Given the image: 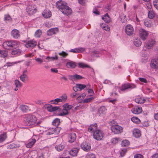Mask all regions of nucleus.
I'll list each match as a JSON object with an SVG mask.
<instances>
[{
  "label": "nucleus",
  "mask_w": 158,
  "mask_h": 158,
  "mask_svg": "<svg viewBox=\"0 0 158 158\" xmlns=\"http://www.w3.org/2000/svg\"><path fill=\"white\" fill-rule=\"evenodd\" d=\"M56 7L64 15H68L72 13L71 9L66 5V3L62 1H58L56 3Z\"/></svg>",
  "instance_id": "nucleus-1"
},
{
  "label": "nucleus",
  "mask_w": 158,
  "mask_h": 158,
  "mask_svg": "<svg viewBox=\"0 0 158 158\" xmlns=\"http://www.w3.org/2000/svg\"><path fill=\"white\" fill-rule=\"evenodd\" d=\"M36 117L33 115L27 114L26 115L24 119L25 123L27 126L34 125L37 121Z\"/></svg>",
  "instance_id": "nucleus-2"
},
{
  "label": "nucleus",
  "mask_w": 158,
  "mask_h": 158,
  "mask_svg": "<svg viewBox=\"0 0 158 158\" xmlns=\"http://www.w3.org/2000/svg\"><path fill=\"white\" fill-rule=\"evenodd\" d=\"M18 44L17 41L14 40L5 42L3 44V47L6 49H9L15 47Z\"/></svg>",
  "instance_id": "nucleus-3"
},
{
  "label": "nucleus",
  "mask_w": 158,
  "mask_h": 158,
  "mask_svg": "<svg viewBox=\"0 0 158 158\" xmlns=\"http://www.w3.org/2000/svg\"><path fill=\"white\" fill-rule=\"evenodd\" d=\"M63 108L62 112L59 114L60 116H64L70 114V110L72 109L73 106L69 105L68 103L64 104L63 106Z\"/></svg>",
  "instance_id": "nucleus-4"
},
{
  "label": "nucleus",
  "mask_w": 158,
  "mask_h": 158,
  "mask_svg": "<svg viewBox=\"0 0 158 158\" xmlns=\"http://www.w3.org/2000/svg\"><path fill=\"white\" fill-rule=\"evenodd\" d=\"M111 130L114 134H119L123 131V127L117 124L112 125L110 128Z\"/></svg>",
  "instance_id": "nucleus-5"
},
{
  "label": "nucleus",
  "mask_w": 158,
  "mask_h": 158,
  "mask_svg": "<svg viewBox=\"0 0 158 158\" xmlns=\"http://www.w3.org/2000/svg\"><path fill=\"white\" fill-rule=\"evenodd\" d=\"M104 136L103 132L100 130H97L94 132V138L97 140H101Z\"/></svg>",
  "instance_id": "nucleus-6"
},
{
  "label": "nucleus",
  "mask_w": 158,
  "mask_h": 158,
  "mask_svg": "<svg viewBox=\"0 0 158 158\" xmlns=\"http://www.w3.org/2000/svg\"><path fill=\"white\" fill-rule=\"evenodd\" d=\"M136 87L135 85L134 84L128 83L122 85L120 87V90L121 91H124L128 89H132Z\"/></svg>",
  "instance_id": "nucleus-7"
},
{
  "label": "nucleus",
  "mask_w": 158,
  "mask_h": 158,
  "mask_svg": "<svg viewBox=\"0 0 158 158\" xmlns=\"http://www.w3.org/2000/svg\"><path fill=\"white\" fill-rule=\"evenodd\" d=\"M139 33L140 38L143 40L147 39L148 35V32L143 29H140Z\"/></svg>",
  "instance_id": "nucleus-8"
},
{
  "label": "nucleus",
  "mask_w": 158,
  "mask_h": 158,
  "mask_svg": "<svg viewBox=\"0 0 158 158\" xmlns=\"http://www.w3.org/2000/svg\"><path fill=\"white\" fill-rule=\"evenodd\" d=\"M125 31L128 35H132L134 31L133 27L131 25H127L125 27Z\"/></svg>",
  "instance_id": "nucleus-9"
},
{
  "label": "nucleus",
  "mask_w": 158,
  "mask_h": 158,
  "mask_svg": "<svg viewBox=\"0 0 158 158\" xmlns=\"http://www.w3.org/2000/svg\"><path fill=\"white\" fill-rule=\"evenodd\" d=\"M81 148L85 151H88L91 148V146L89 143L85 142L83 143L81 145Z\"/></svg>",
  "instance_id": "nucleus-10"
},
{
  "label": "nucleus",
  "mask_w": 158,
  "mask_h": 158,
  "mask_svg": "<svg viewBox=\"0 0 158 158\" xmlns=\"http://www.w3.org/2000/svg\"><path fill=\"white\" fill-rule=\"evenodd\" d=\"M27 12L29 14H33L35 13L37 9L32 6H28L26 8Z\"/></svg>",
  "instance_id": "nucleus-11"
},
{
  "label": "nucleus",
  "mask_w": 158,
  "mask_h": 158,
  "mask_svg": "<svg viewBox=\"0 0 158 158\" xmlns=\"http://www.w3.org/2000/svg\"><path fill=\"white\" fill-rule=\"evenodd\" d=\"M150 66L152 68L158 69V58L153 59L151 61Z\"/></svg>",
  "instance_id": "nucleus-12"
},
{
  "label": "nucleus",
  "mask_w": 158,
  "mask_h": 158,
  "mask_svg": "<svg viewBox=\"0 0 158 158\" xmlns=\"http://www.w3.org/2000/svg\"><path fill=\"white\" fill-rule=\"evenodd\" d=\"M37 42L34 40H30L28 41L25 46L27 48H33L36 46Z\"/></svg>",
  "instance_id": "nucleus-13"
},
{
  "label": "nucleus",
  "mask_w": 158,
  "mask_h": 158,
  "mask_svg": "<svg viewBox=\"0 0 158 158\" xmlns=\"http://www.w3.org/2000/svg\"><path fill=\"white\" fill-rule=\"evenodd\" d=\"M19 33V30L16 29H14L11 32V35L14 38L17 39L20 36Z\"/></svg>",
  "instance_id": "nucleus-14"
},
{
  "label": "nucleus",
  "mask_w": 158,
  "mask_h": 158,
  "mask_svg": "<svg viewBox=\"0 0 158 158\" xmlns=\"http://www.w3.org/2000/svg\"><path fill=\"white\" fill-rule=\"evenodd\" d=\"M155 41L154 40H149L145 45V48L148 49L152 48L155 44Z\"/></svg>",
  "instance_id": "nucleus-15"
},
{
  "label": "nucleus",
  "mask_w": 158,
  "mask_h": 158,
  "mask_svg": "<svg viewBox=\"0 0 158 158\" xmlns=\"http://www.w3.org/2000/svg\"><path fill=\"white\" fill-rule=\"evenodd\" d=\"M131 111L134 114H139L142 112V108L141 107L135 106L131 110Z\"/></svg>",
  "instance_id": "nucleus-16"
},
{
  "label": "nucleus",
  "mask_w": 158,
  "mask_h": 158,
  "mask_svg": "<svg viewBox=\"0 0 158 158\" xmlns=\"http://www.w3.org/2000/svg\"><path fill=\"white\" fill-rule=\"evenodd\" d=\"M58 31V29L57 28H52L47 31V35H52L56 34Z\"/></svg>",
  "instance_id": "nucleus-17"
},
{
  "label": "nucleus",
  "mask_w": 158,
  "mask_h": 158,
  "mask_svg": "<svg viewBox=\"0 0 158 158\" xmlns=\"http://www.w3.org/2000/svg\"><path fill=\"white\" fill-rule=\"evenodd\" d=\"M76 138V134L74 133H70L69 136V142H73Z\"/></svg>",
  "instance_id": "nucleus-18"
},
{
  "label": "nucleus",
  "mask_w": 158,
  "mask_h": 158,
  "mask_svg": "<svg viewBox=\"0 0 158 158\" xmlns=\"http://www.w3.org/2000/svg\"><path fill=\"white\" fill-rule=\"evenodd\" d=\"M47 110L49 112L55 111L57 110H59L60 107L59 106L52 107L51 105H48L47 107ZM59 111L60 110H59Z\"/></svg>",
  "instance_id": "nucleus-19"
},
{
  "label": "nucleus",
  "mask_w": 158,
  "mask_h": 158,
  "mask_svg": "<svg viewBox=\"0 0 158 158\" xmlns=\"http://www.w3.org/2000/svg\"><path fill=\"white\" fill-rule=\"evenodd\" d=\"M42 15L44 18H48L51 16V12L49 10H45L43 12Z\"/></svg>",
  "instance_id": "nucleus-20"
},
{
  "label": "nucleus",
  "mask_w": 158,
  "mask_h": 158,
  "mask_svg": "<svg viewBox=\"0 0 158 158\" xmlns=\"http://www.w3.org/2000/svg\"><path fill=\"white\" fill-rule=\"evenodd\" d=\"M79 149L77 148H73L69 152L70 155L73 156H76Z\"/></svg>",
  "instance_id": "nucleus-21"
},
{
  "label": "nucleus",
  "mask_w": 158,
  "mask_h": 158,
  "mask_svg": "<svg viewBox=\"0 0 158 158\" xmlns=\"http://www.w3.org/2000/svg\"><path fill=\"white\" fill-rule=\"evenodd\" d=\"M133 135L136 138L139 137L141 135L140 131L137 129H135L132 131Z\"/></svg>",
  "instance_id": "nucleus-22"
},
{
  "label": "nucleus",
  "mask_w": 158,
  "mask_h": 158,
  "mask_svg": "<svg viewBox=\"0 0 158 158\" xmlns=\"http://www.w3.org/2000/svg\"><path fill=\"white\" fill-rule=\"evenodd\" d=\"M15 84V88L14 90L15 91H17L18 90L19 88H20L22 86V84L20 81L18 80H16L14 82Z\"/></svg>",
  "instance_id": "nucleus-23"
},
{
  "label": "nucleus",
  "mask_w": 158,
  "mask_h": 158,
  "mask_svg": "<svg viewBox=\"0 0 158 158\" xmlns=\"http://www.w3.org/2000/svg\"><path fill=\"white\" fill-rule=\"evenodd\" d=\"M35 139H32L29 140V142L26 144V147L28 148H31L36 142Z\"/></svg>",
  "instance_id": "nucleus-24"
},
{
  "label": "nucleus",
  "mask_w": 158,
  "mask_h": 158,
  "mask_svg": "<svg viewBox=\"0 0 158 158\" xmlns=\"http://www.w3.org/2000/svg\"><path fill=\"white\" fill-rule=\"evenodd\" d=\"M135 102L139 104H142L144 102L145 99H142L139 96H138L136 97V98L135 99Z\"/></svg>",
  "instance_id": "nucleus-25"
},
{
  "label": "nucleus",
  "mask_w": 158,
  "mask_h": 158,
  "mask_svg": "<svg viewBox=\"0 0 158 158\" xmlns=\"http://www.w3.org/2000/svg\"><path fill=\"white\" fill-rule=\"evenodd\" d=\"M102 19L104 21L107 23H110L111 21V19L109 16L108 15L107 13H106L104 16V17L102 18Z\"/></svg>",
  "instance_id": "nucleus-26"
},
{
  "label": "nucleus",
  "mask_w": 158,
  "mask_h": 158,
  "mask_svg": "<svg viewBox=\"0 0 158 158\" xmlns=\"http://www.w3.org/2000/svg\"><path fill=\"white\" fill-rule=\"evenodd\" d=\"M66 66L68 68H74L76 66V63L73 61L67 62L66 63Z\"/></svg>",
  "instance_id": "nucleus-27"
},
{
  "label": "nucleus",
  "mask_w": 158,
  "mask_h": 158,
  "mask_svg": "<svg viewBox=\"0 0 158 158\" xmlns=\"http://www.w3.org/2000/svg\"><path fill=\"white\" fill-rule=\"evenodd\" d=\"M20 108L21 110L24 112H27L29 109V107L28 106L24 105H21Z\"/></svg>",
  "instance_id": "nucleus-28"
},
{
  "label": "nucleus",
  "mask_w": 158,
  "mask_h": 158,
  "mask_svg": "<svg viewBox=\"0 0 158 158\" xmlns=\"http://www.w3.org/2000/svg\"><path fill=\"white\" fill-rule=\"evenodd\" d=\"M155 13L153 10H150L148 11V17L151 19H153L155 16Z\"/></svg>",
  "instance_id": "nucleus-29"
},
{
  "label": "nucleus",
  "mask_w": 158,
  "mask_h": 158,
  "mask_svg": "<svg viewBox=\"0 0 158 158\" xmlns=\"http://www.w3.org/2000/svg\"><path fill=\"white\" fill-rule=\"evenodd\" d=\"M21 52L22 51L19 49H15L11 51V53L12 55H19L21 53Z\"/></svg>",
  "instance_id": "nucleus-30"
},
{
  "label": "nucleus",
  "mask_w": 158,
  "mask_h": 158,
  "mask_svg": "<svg viewBox=\"0 0 158 158\" xmlns=\"http://www.w3.org/2000/svg\"><path fill=\"white\" fill-rule=\"evenodd\" d=\"M54 128H52L49 129L45 132V134L47 135H50L53 134H55Z\"/></svg>",
  "instance_id": "nucleus-31"
},
{
  "label": "nucleus",
  "mask_w": 158,
  "mask_h": 158,
  "mask_svg": "<svg viewBox=\"0 0 158 158\" xmlns=\"http://www.w3.org/2000/svg\"><path fill=\"white\" fill-rule=\"evenodd\" d=\"M8 52L5 50H0V57L5 58L7 56Z\"/></svg>",
  "instance_id": "nucleus-32"
},
{
  "label": "nucleus",
  "mask_w": 158,
  "mask_h": 158,
  "mask_svg": "<svg viewBox=\"0 0 158 158\" xmlns=\"http://www.w3.org/2000/svg\"><path fill=\"white\" fill-rule=\"evenodd\" d=\"M131 120L135 123L136 124L139 123L140 122V119L137 117H133L131 118Z\"/></svg>",
  "instance_id": "nucleus-33"
},
{
  "label": "nucleus",
  "mask_w": 158,
  "mask_h": 158,
  "mask_svg": "<svg viewBox=\"0 0 158 158\" xmlns=\"http://www.w3.org/2000/svg\"><path fill=\"white\" fill-rule=\"evenodd\" d=\"M142 44V42L139 39H135L134 42V44L136 47L140 46Z\"/></svg>",
  "instance_id": "nucleus-34"
},
{
  "label": "nucleus",
  "mask_w": 158,
  "mask_h": 158,
  "mask_svg": "<svg viewBox=\"0 0 158 158\" xmlns=\"http://www.w3.org/2000/svg\"><path fill=\"white\" fill-rule=\"evenodd\" d=\"M67 96L66 94H64L62 96L60 97V98H58L60 102H65L66 100Z\"/></svg>",
  "instance_id": "nucleus-35"
},
{
  "label": "nucleus",
  "mask_w": 158,
  "mask_h": 158,
  "mask_svg": "<svg viewBox=\"0 0 158 158\" xmlns=\"http://www.w3.org/2000/svg\"><path fill=\"white\" fill-rule=\"evenodd\" d=\"M106 109L104 106H102L98 109V111L100 114L105 113L106 111Z\"/></svg>",
  "instance_id": "nucleus-36"
},
{
  "label": "nucleus",
  "mask_w": 158,
  "mask_h": 158,
  "mask_svg": "<svg viewBox=\"0 0 158 158\" xmlns=\"http://www.w3.org/2000/svg\"><path fill=\"white\" fill-rule=\"evenodd\" d=\"M100 26L103 29L106 31H109L110 30V27L107 25L105 24V25H103V24L102 23L100 24Z\"/></svg>",
  "instance_id": "nucleus-37"
},
{
  "label": "nucleus",
  "mask_w": 158,
  "mask_h": 158,
  "mask_svg": "<svg viewBox=\"0 0 158 158\" xmlns=\"http://www.w3.org/2000/svg\"><path fill=\"white\" fill-rule=\"evenodd\" d=\"M42 31L39 29L37 30L35 33V36L37 37H40L42 34Z\"/></svg>",
  "instance_id": "nucleus-38"
},
{
  "label": "nucleus",
  "mask_w": 158,
  "mask_h": 158,
  "mask_svg": "<svg viewBox=\"0 0 158 158\" xmlns=\"http://www.w3.org/2000/svg\"><path fill=\"white\" fill-rule=\"evenodd\" d=\"M28 77L27 75L25 74H23L20 76V80L23 82H25L26 80H27Z\"/></svg>",
  "instance_id": "nucleus-39"
},
{
  "label": "nucleus",
  "mask_w": 158,
  "mask_h": 158,
  "mask_svg": "<svg viewBox=\"0 0 158 158\" xmlns=\"http://www.w3.org/2000/svg\"><path fill=\"white\" fill-rule=\"evenodd\" d=\"M78 65L80 68H90V66L89 65L85 64L83 63H79L78 64Z\"/></svg>",
  "instance_id": "nucleus-40"
},
{
  "label": "nucleus",
  "mask_w": 158,
  "mask_h": 158,
  "mask_svg": "<svg viewBox=\"0 0 158 158\" xmlns=\"http://www.w3.org/2000/svg\"><path fill=\"white\" fill-rule=\"evenodd\" d=\"M129 144V142L128 140L125 139L122 141L121 145L122 146L126 147L128 146Z\"/></svg>",
  "instance_id": "nucleus-41"
},
{
  "label": "nucleus",
  "mask_w": 158,
  "mask_h": 158,
  "mask_svg": "<svg viewBox=\"0 0 158 158\" xmlns=\"http://www.w3.org/2000/svg\"><path fill=\"white\" fill-rule=\"evenodd\" d=\"M56 149L59 152H60L64 148V145H59L55 147Z\"/></svg>",
  "instance_id": "nucleus-42"
},
{
  "label": "nucleus",
  "mask_w": 158,
  "mask_h": 158,
  "mask_svg": "<svg viewBox=\"0 0 158 158\" xmlns=\"http://www.w3.org/2000/svg\"><path fill=\"white\" fill-rule=\"evenodd\" d=\"M60 123V119L58 118H56L52 122V124L53 125L56 126L59 125Z\"/></svg>",
  "instance_id": "nucleus-43"
},
{
  "label": "nucleus",
  "mask_w": 158,
  "mask_h": 158,
  "mask_svg": "<svg viewBox=\"0 0 158 158\" xmlns=\"http://www.w3.org/2000/svg\"><path fill=\"white\" fill-rule=\"evenodd\" d=\"M121 21L122 23H125L127 20V18L126 15H122L120 16Z\"/></svg>",
  "instance_id": "nucleus-44"
},
{
  "label": "nucleus",
  "mask_w": 158,
  "mask_h": 158,
  "mask_svg": "<svg viewBox=\"0 0 158 158\" xmlns=\"http://www.w3.org/2000/svg\"><path fill=\"white\" fill-rule=\"evenodd\" d=\"M127 152V150L126 148L122 149L120 152V154L121 157L124 156Z\"/></svg>",
  "instance_id": "nucleus-45"
},
{
  "label": "nucleus",
  "mask_w": 158,
  "mask_h": 158,
  "mask_svg": "<svg viewBox=\"0 0 158 158\" xmlns=\"http://www.w3.org/2000/svg\"><path fill=\"white\" fill-rule=\"evenodd\" d=\"M6 138V134H3L0 135V142H2L4 141Z\"/></svg>",
  "instance_id": "nucleus-46"
},
{
  "label": "nucleus",
  "mask_w": 158,
  "mask_h": 158,
  "mask_svg": "<svg viewBox=\"0 0 158 158\" xmlns=\"http://www.w3.org/2000/svg\"><path fill=\"white\" fill-rule=\"evenodd\" d=\"M94 99V98L90 97L84 99L82 101L83 103H88L91 102Z\"/></svg>",
  "instance_id": "nucleus-47"
},
{
  "label": "nucleus",
  "mask_w": 158,
  "mask_h": 158,
  "mask_svg": "<svg viewBox=\"0 0 158 158\" xmlns=\"http://www.w3.org/2000/svg\"><path fill=\"white\" fill-rule=\"evenodd\" d=\"M50 102L52 104L57 105L60 102L58 98L52 100L50 101Z\"/></svg>",
  "instance_id": "nucleus-48"
},
{
  "label": "nucleus",
  "mask_w": 158,
  "mask_h": 158,
  "mask_svg": "<svg viewBox=\"0 0 158 158\" xmlns=\"http://www.w3.org/2000/svg\"><path fill=\"white\" fill-rule=\"evenodd\" d=\"M119 141H120L119 138H114L112 139V143L114 144H116Z\"/></svg>",
  "instance_id": "nucleus-49"
},
{
  "label": "nucleus",
  "mask_w": 158,
  "mask_h": 158,
  "mask_svg": "<svg viewBox=\"0 0 158 158\" xmlns=\"http://www.w3.org/2000/svg\"><path fill=\"white\" fill-rule=\"evenodd\" d=\"M58 54L59 55L62 56V57L64 58H65L68 55V54L64 51H62L61 52H60Z\"/></svg>",
  "instance_id": "nucleus-50"
},
{
  "label": "nucleus",
  "mask_w": 158,
  "mask_h": 158,
  "mask_svg": "<svg viewBox=\"0 0 158 158\" xmlns=\"http://www.w3.org/2000/svg\"><path fill=\"white\" fill-rule=\"evenodd\" d=\"M77 86H78L79 88L80 89V91H81L82 89H83L86 86L85 85L80 84H77Z\"/></svg>",
  "instance_id": "nucleus-51"
},
{
  "label": "nucleus",
  "mask_w": 158,
  "mask_h": 158,
  "mask_svg": "<svg viewBox=\"0 0 158 158\" xmlns=\"http://www.w3.org/2000/svg\"><path fill=\"white\" fill-rule=\"evenodd\" d=\"M144 24L148 27H150L151 26V24L150 21L149 22L148 20H145L144 21Z\"/></svg>",
  "instance_id": "nucleus-52"
},
{
  "label": "nucleus",
  "mask_w": 158,
  "mask_h": 158,
  "mask_svg": "<svg viewBox=\"0 0 158 158\" xmlns=\"http://www.w3.org/2000/svg\"><path fill=\"white\" fill-rule=\"evenodd\" d=\"M11 18L10 16L8 15H6L4 16V20L6 21H10L11 20Z\"/></svg>",
  "instance_id": "nucleus-53"
},
{
  "label": "nucleus",
  "mask_w": 158,
  "mask_h": 158,
  "mask_svg": "<svg viewBox=\"0 0 158 158\" xmlns=\"http://www.w3.org/2000/svg\"><path fill=\"white\" fill-rule=\"evenodd\" d=\"M75 80H79L83 78V77L77 74L74 75Z\"/></svg>",
  "instance_id": "nucleus-54"
},
{
  "label": "nucleus",
  "mask_w": 158,
  "mask_h": 158,
  "mask_svg": "<svg viewBox=\"0 0 158 158\" xmlns=\"http://www.w3.org/2000/svg\"><path fill=\"white\" fill-rule=\"evenodd\" d=\"M58 56H56L55 57H50L49 56H47L46 59H50V60H57L58 59Z\"/></svg>",
  "instance_id": "nucleus-55"
},
{
  "label": "nucleus",
  "mask_w": 158,
  "mask_h": 158,
  "mask_svg": "<svg viewBox=\"0 0 158 158\" xmlns=\"http://www.w3.org/2000/svg\"><path fill=\"white\" fill-rule=\"evenodd\" d=\"M153 4L154 7L158 10V0H155L154 1Z\"/></svg>",
  "instance_id": "nucleus-56"
},
{
  "label": "nucleus",
  "mask_w": 158,
  "mask_h": 158,
  "mask_svg": "<svg viewBox=\"0 0 158 158\" xmlns=\"http://www.w3.org/2000/svg\"><path fill=\"white\" fill-rule=\"evenodd\" d=\"M61 129V128L59 127H57L56 128H54V130H55V134H58L59 133Z\"/></svg>",
  "instance_id": "nucleus-57"
},
{
  "label": "nucleus",
  "mask_w": 158,
  "mask_h": 158,
  "mask_svg": "<svg viewBox=\"0 0 158 158\" xmlns=\"http://www.w3.org/2000/svg\"><path fill=\"white\" fill-rule=\"evenodd\" d=\"M35 60L40 64H41L43 62V60L40 58H35Z\"/></svg>",
  "instance_id": "nucleus-58"
},
{
  "label": "nucleus",
  "mask_w": 158,
  "mask_h": 158,
  "mask_svg": "<svg viewBox=\"0 0 158 158\" xmlns=\"http://www.w3.org/2000/svg\"><path fill=\"white\" fill-rule=\"evenodd\" d=\"M87 158H95V156L93 153L89 154L87 156Z\"/></svg>",
  "instance_id": "nucleus-59"
},
{
  "label": "nucleus",
  "mask_w": 158,
  "mask_h": 158,
  "mask_svg": "<svg viewBox=\"0 0 158 158\" xmlns=\"http://www.w3.org/2000/svg\"><path fill=\"white\" fill-rule=\"evenodd\" d=\"M92 126V128H93V132H94L95 131L97 130V124L96 123H95L94 125H91Z\"/></svg>",
  "instance_id": "nucleus-60"
},
{
  "label": "nucleus",
  "mask_w": 158,
  "mask_h": 158,
  "mask_svg": "<svg viewBox=\"0 0 158 158\" xmlns=\"http://www.w3.org/2000/svg\"><path fill=\"white\" fill-rule=\"evenodd\" d=\"M147 7V8L150 10H152V6L151 4L149 2L147 4H146Z\"/></svg>",
  "instance_id": "nucleus-61"
},
{
  "label": "nucleus",
  "mask_w": 158,
  "mask_h": 158,
  "mask_svg": "<svg viewBox=\"0 0 158 158\" xmlns=\"http://www.w3.org/2000/svg\"><path fill=\"white\" fill-rule=\"evenodd\" d=\"M143 156L140 154H136L134 156V158H143Z\"/></svg>",
  "instance_id": "nucleus-62"
},
{
  "label": "nucleus",
  "mask_w": 158,
  "mask_h": 158,
  "mask_svg": "<svg viewBox=\"0 0 158 158\" xmlns=\"http://www.w3.org/2000/svg\"><path fill=\"white\" fill-rule=\"evenodd\" d=\"M139 80L142 82L146 83L147 82V80L144 78L139 77Z\"/></svg>",
  "instance_id": "nucleus-63"
},
{
  "label": "nucleus",
  "mask_w": 158,
  "mask_h": 158,
  "mask_svg": "<svg viewBox=\"0 0 158 158\" xmlns=\"http://www.w3.org/2000/svg\"><path fill=\"white\" fill-rule=\"evenodd\" d=\"M74 77V75H69L68 76L69 79L72 81L75 80Z\"/></svg>",
  "instance_id": "nucleus-64"
}]
</instances>
